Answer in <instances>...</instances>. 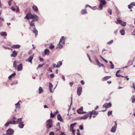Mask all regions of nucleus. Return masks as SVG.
Wrapping results in <instances>:
<instances>
[{"instance_id":"63","label":"nucleus","mask_w":135,"mask_h":135,"mask_svg":"<svg viewBox=\"0 0 135 135\" xmlns=\"http://www.w3.org/2000/svg\"><path fill=\"white\" fill-rule=\"evenodd\" d=\"M11 9L12 10V11H15V8H14L13 7H11Z\"/></svg>"},{"instance_id":"9","label":"nucleus","mask_w":135,"mask_h":135,"mask_svg":"<svg viewBox=\"0 0 135 135\" xmlns=\"http://www.w3.org/2000/svg\"><path fill=\"white\" fill-rule=\"evenodd\" d=\"M32 16H33V15L31 14L30 13H27L24 17V18L26 20H29L31 18L32 19Z\"/></svg>"},{"instance_id":"19","label":"nucleus","mask_w":135,"mask_h":135,"mask_svg":"<svg viewBox=\"0 0 135 135\" xmlns=\"http://www.w3.org/2000/svg\"><path fill=\"white\" fill-rule=\"evenodd\" d=\"M91 113H92V114L93 115V118H95V115H97L98 114L97 112L94 111L91 112Z\"/></svg>"},{"instance_id":"62","label":"nucleus","mask_w":135,"mask_h":135,"mask_svg":"<svg viewBox=\"0 0 135 135\" xmlns=\"http://www.w3.org/2000/svg\"><path fill=\"white\" fill-rule=\"evenodd\" d=\"M73 84V82H71L69 83V84L71 86Z\"/></svg>"},{"instance_id":"25","label":"nucleus","mask_w":135,"mask_h":135,"mask_svg":"<svg viewBox=\"0 0 135 135\" xmlns=\"http://www.w3.org/2000/svg\"><path fill=\"white\" fill-rule=\"evenodd\" d=\"M21 102V101H19L17 103H16L15 105L16 106V108H20V102Z\"/></svg>"},{"instance_id":"5","label":"nucleus","mask_w":135,"mask_h":135,"mask_svg":"<svg viewBox=\"0 0 135 135\" xmlns=\"http://www.w3.org/2000/svg\"><path fill=\"white\" fill-rule=\"evenodd\" d=\"M99 0L100 2L99 5V7L100 8V10H102V9L103 6L106 4V2L105 1V0Z\"/></svg>"},{"instance_id":"15","label":"nucleus","mask_w":135,"mask_h":135,"mask_svg":"<svg viewBox=\"0 0 135 135\" xmlns=\"http://www.w3.org/2000/svg\"><path fill=\"white\" fill-rule=\"evenodd\" d=\"M17 70L18 71H21L22 70V64H20L17 66Z\"/></svg>"},{"instance_id":"24","label":"nucleus","mask_w":135,"mask_h":135,"mask_svg":"<svg viewBox=\"0 0 135 135\" xmlns=\"http://www.w3.org/2000/svg\"><path fill=\"white\" fill-rule=\"evenodd\" d=\"M18 124V127L22 129L23 128L24 125L23 124V122H21L20 123H19Z\"/></svg>"},{"instance_id":"58","label":"nucleus","mask_w":135,"mask_h":135,"mask_svg":"<svg viewBox=\"0 0 135 135\" xmlns=\"http://www.w3.org/2000/svg\"><path fill=\"white\" fill-rule=\"evenodd\" d=\"M50 76H51V78H54V75L53 74H50Z\"/></svg>"},{"instance_id":"39","label":"nucleus","mask_w":135,"mask_h":135,"mask_svg":"<svg viewBox=\"0 0 135 135\" xmlns=\"http://www.w3.org/2000/svg\"><path fill=\"white\" fill-rule=\"evenodd\" d=\"M87 12H86L85 10L82 9L81 11V13L82 15H84Z\"/></svg>"},{"instance_id":"17","label":"nucleus","mask_w":135,"mask_h":135,"mask_svg":"<svg viewBox=\"0 0 135 135\" xmlns=\"http://www.w3.org/2000/svg\"><path fill=\"white\" fill-rule=\"evenodd\" d=\"M57 118L58 120L62 122H64V121L62 119V118L61 117V115L60 114H58L57 115Z\"/></svg>"},{"instance_id":"10","label":"nucleus","mask_w":135,"mask_h":135,"mask_svg":"<svg viewBox=\"0 0 135 135\" xmlns=\"http://www.w3.org/2000/svg\"><path fill=\"white\" fill-rule=\"evenodd\" d=\"M82 88L81 86L78 87L77 90V95L79 96H80L82 92Z\"/></svg>"},{"instance_id":"2","label":"nucleus","mask_w":135,"mask_h":135,"mask_svg":"<svg viewBox=\"0 0 135 135\" xmlns=\"http://www.w3.org/2000/svg\"><path fill=\"white\" fill-rule=\"evenodd\" d=\"M65 40L64 37L62 36L59 41V43L58 45L57 48L59 49H61L63 45L65 44Z\"/></svg>"},{"instance_id":"34","label":"nucleus","mask_w":135,"mask_h":135,"mask_svg":"<svg viewBox=\"0 0 135 135\" xmlns=\"http://www.w3.org/2000/svg\"><path fill=\"white\" fill-rule=\"evenodd\" d=\"M57 66H59L58 68H59L62 65V61H60L58 62H57Z\"/></svg>"},{"instance_id":"57","label":"nucleus","mask_w":135,"mask_h":135,"mask_svg":"<svg viewBox=\"0 0 135 135\" xmlns=\"http://www.w3.org/2000/svg\"><path fill=\"white\" fill-rule=\"evenodd\" d=\"M43 64H39V65L38 67V68H40L41 67H42V66L43 65Z\"/></svg>"},{"instance_id":"16","label":"nucleus","mask_w":135,"mask_h":135,"mask_svg":"<svg viewBox=\"0 0 135 135\" xmlns=\"http://www.w3.org/2000/svg\"><path fill=\"white\" fill-rule=\"evenodd\" d=\"M53 85L51 83H49V89L50 90V91L51 93H53L54 91L52 90L53 88Z\"/></svg>"},{"instance_id":"11","label":"nucleus","mask_w":135,"mask_h":135,"mask_svg":"<svg viewBox=\"0 0 135 135\" xmlns=\"http://www.w3.org/2000/svg\"><path fill=\"white\" fill-rule=\"evenodd\" d=\"M120 70H118L117 71V72H116V73L115 74V75H116V76L117 77H123L126 78H127V80H128L129 79V78H128V77L126 76H122L120 74H118L120 72Z\"/></svg>"},{"instance_id":"38","label":"nucleus","mask_w":135,"mask_h":135,"mask_svg":"<svg viewBox=\"0 0 135 135\" xmlns=\"http://www.w3.org/2000/svg\"><path fill=\"white\" fill-rule=\"evenodd\" d=\"M132 103H134L135 102V96H133L132 97Z\"/></svg>"},{"instance_id":"3","label":"nucleus","mask_w":135,"mask_h":135,"mask_svg":"<svg viewBox=\"0 0 135 135\" xmlns=\"http://www.w3.org/2000/svg\"><path fill=\"white\" fill-rule=\"evenodd\" d=\"M52 119H50L46 121V128L47 129L51 128L52 127Z\"/></svg>"},{"instance_id":"60","label":"nucleus","mask_w":135,"mask_h":135,"mask_svg":"<svg viewBox=\"0 0 135 135\" xmlns=\"http://www.w3.org/2000/svg\"><path fill=\"white\" fill-rule=\"evenodd\" d=\"M81 83L83 85H84L85 84V83L83 80H81Z\"/></svg>"},{"instance_id":"35","label":"nucleus","mask_w":135,"mask_h":135,"mask_svg":"<svg viewBox=\"0 0 135 135\" xmlns=\"http://www.w3.org/2000/svg\"><path fill=\"white\" fill-rule=\"evenodd\" d=\"M76 124V123H75L73 124H71L70 125V129H73L74 127Z\"/></svg>"},{"instance_id":"27","label":"nucleus","mask_w":135,"mask_h":135,"mask_svg":"<svg viewBox=\"0 0 135 135\" xmlns=\"http://www.w3.org/2000/svg\"><path fill=\"white\" fill-rule=\"evenodd\" d=\"M18 63L17 61H15L13 63V67L15 69L17 68V65Z\"/></svg>"},{"instance_id":"44","label":"nucleus","mask_w":135,"mask_h":135,"mask_svg":"<svg viewBox=\"0 0 135 135\" xmlns=\"http://www.w3.org/2000/svg\"><path fill=\"white\" fill-rule=\"evenodd\" d=\"M55 115L54 114V113L53 114L52 113V112H51V113H50L51 117L52 118H54L55 117Z\"/></svg>"},{"instance_id":"28","label":"nucleus","mask_w":135,"mask_h":135,"mask_svg":"<svg viewBox=\"0 0 135 135\" xmlns=\"http://www.w3.org/2000/svg\"><path fill=\"white\" fill-rule=\"evenodd\" d=\"M111 76H106L103 78L102 79V80L103 81H105L107 80V79L110 78Z\"/></svg>"},{"instance_id":"59","label":"nucleus","mask_w":135,"mask_h":135,"mask_svg":"<svg viewBox=\"0 0 135 135\" xmlns=\"http://www.w3.org/2000/svg\"><path fill=\"white\" fill-rule=\"evenodd\" d=\"M78 132L77 133V134L78 135H81L80 133L79 132V129H78L77 130Z\"/></svg>"},{"instance_id":"31","label":"nucleus","mask_w":135,"mask_h":135,"mask_svg":"<svg viewBox=\"0 0 135 135\" xmlns=\"http://www.w3.org/2000/svg\"><path fill=\"white\" fill-rule=\"evenodd\" d=\"M120 33L122 35H124L125 34V30L124 29H122L120 31Z\"/></svg>"},{"instance_id":"48","label":"nucleus","mask_w":135,"mask_h":135,"mask_svg":"<svg viewBox=\"0 0 135 135\" xmlns=\"http://www.w3.org/2000/svg\"><path fill=\"white\" fill-rule=\"evenodd\" d=\"M112 111H109L108 113V116L110 115L111 114H112Z\"/></svg>"},{"instance_id":"47","label":"nucleus","mask_w":135,"mask_h":135,"mask_svg":"<svg viewBox=\"0 0 135 135\" xmlns=\"http://www.w3.org/2000/svg\"><path fill=\"white\" fill-rule=\"evenodd\" d=\"M34 54H33L30 56L27 59H32L33 58Z\"/></svg>"},{"instance_id":"55","label":"nucleus","mask_w":135,"mask_h":135,"mask_svg":"<svg viewBox=\"0 0 135 135\" xmlns=\"http://www.w3.org/2000/svg\"><path fill=\"white\" fill-rule=\"evenodd\" d=\"M110 66H111V68L112 69H113L114 68V65L113 64H111Z\"/></svg>"},{"instance_id":"49","label":"nucleus","mask_w":135,"mask_h":135,"mask_svg":"<svg viewBox=\"0 0 135 135\" xmlns=\"http://www.w3.org/2000/svg\"><path fill=\"white\" fill-rule=\"evenodd\" d=\"M113 42V40H111L110 41L108 42L107 43V44H112Z\"/></svg>"},{"instance_id":"8","label":"nucleus","mask_w":135,"mask_h":135,"mask_svg":"<svg viewBox=\"0 0 135 135\" xmlns=\"http://www.w3.org/2000/svg\"><path fill=\"white\" fill-rule=\"evenodd\" d=\"M117 127V124L116 122H115V124L114 126L112 128L110 131L113 133H115L116 131Z\"/></svg>"},{"instance_id":"13","label":"nucleus","mask_w":135,"mask_h":135,"mask_svg":"<svg viewBox=\"0 0 135 135\" xmlns=\"http://www.w3.org/2000/svg\"><path fill=\"white\" fill-rule=\"evenodd\" d=\"M32 16V19L34 20V21H37L38 20L39 17L36 15L33 14Z\"/></svg>"},{"instance_id":"7","label":"nucleus","mask_w":135,"mask_h":135,"mask_svg":"<svg viewBox=\"0 0 135 135\" xmlns=\"http://www.w3.org/2000/svg\"><path fill=\"white\" fill-rule=\"evenodd\" d=\"M14 130L11 129L9 128L6 131V135H12L14 133Z\"/></svg>"},{"instance_id":"4","label":"nucleus","mask_w":135,"mask_h":135,"mask_svg":"<svg viewBox=\"0 0 135 135\" xmlns=\"http://www.w3.org/2000/svg\"><path fill=\"white\" fill-rule=\"evenodd\" d=\"M115 22L117 24L119 23L123 26H125L126 24L125 22H123L120 20V18L119 17H117V21H115Z\"/></svg>"},{"instance_id":"64","label":"nucleus","mask_w":135,"mask_h":135,"mask_svg":"<svg viewBox=\"0 0 135 135\" xmlns=\"http://www.w3.org/2000/svg\"><path fill=\"white\" fill-rule=\"evenodd\" d=\"M132 34L133 35H135V30L132 33Z\"/></svg>"},{"instance_id":"18","label":"nucleus","mask_w":135,"mask_h":135,"mask_svg":"<svg viewBox=\"0 0 135 135\" xmlns=\"http://www.w3.org/2000/svg\"><path fill=\"white\" fill-rule=\"evenodd\" d=\"M135 6V2H133L131 3L128 6V8L129 9H131L133 7V6Z\"/></svg>"},{"instance_id":"42","label":"nucleus","mask_w":135,"mask_h":135,"mask_svg":"<svg viewBox=\"0 0 135 135\" xmlns=\"http://www.w3.org/2000/svg\"><path fill=\"white\" fill-rule=\"evenodd\" d=\"M108 12L110 15H111L112 14V10L110 9H108Z\"/></svg>"},{"instance_id":"40","label":"nucleus","mask_w":135,"mask_h":135,"mask_svg":"<svg viewBox=\"0 0 135 135\" xmlns=\"http://www.w3.org/2000/svg\"><path fill=\"white\" fill-rule=\"evenodd\" d=\"M18 83V81L17 80L13 82L11 84L12 85H13L16 84Z\"/></svg>"},{"instance_id":"12","label":"nucleus","mask_w":135,"mask_h":135,"mask_svg":"<svg viewBox=\"0 0 135 135\" xmlns=\"http://www.w3.org/2000/svg\"><path fill=\"white\" fill-rule=\"evenodd\" d=\"M112 106V104L110 103H105L103 106V108H108Z\"/></svg>"},{"instance_id":"54","label":"nucleus","mask_w":135,"mask_h":135,"mask_svg":"<svg viewBox=\"0 0 135 135\" xmlns=\"http://www.w3.org/2000/svg\"><path fill=\"white\" fill-rule=\"evenodd\" d=\"M59 113L58 111V110H57L56 112H55L54 113V114L55 115L57 114H58Z\"/></svg>"},{"instance_id":"56","label":"nucleus","mask_w":135,"mask_h":135,"mask_svg":"<svg viewBox=\"0 0 135 135\" xmlns=\"http://www.w3.org/2000/svg\"><path fill=\"white\" fill-rule=\"evenodd\" d=\"M12 0H10L9 1L8 3V4L9 6H11V2L12 1Z\"/></svg>"},{"instance_id":"21","label":"nucleus","mask_w":135,"mask_h":135,"mask_svg":"<svg viewBox=\"0 0 135 135\" xmlns=\"http://www.w3.org/2000/svg\"><path fill=\"white\" fill-rule=\"evenodd\" d=\"M129 60L128 61V64H129V65H132L134 64H135V61L134 60Z\"/></svg>"},{"instance_id":"61","label":"nucleus","mask_w":135,"mask_h":135,"mask_svg":"<svg viewBox=\"0 0 135 135\" xmlns=\"http://www.w3.org/2000/svg\"><path fill=\"white\" fill-rule=\"evenodd\" d=\"M60 135H66L63 132H61V134H60Z\"/></svg>"},{"instance_id":"30","label":"nucleus","mask_w":135,"mask_h":135,"mask_svg":"<svg viewBox=\"0 0 135 135\" xmlns=\"http://www.w3.org/2000/svg\"><path fill=\"white\" fill-rule=\"evenodd\" d=\"M39 93V94L42 93L43 92V90L41 86H40L38 89Z\"/></svg>"},{"instance_id":"53","label":"nucleus","mask_w":135,"mask_h":135,"mask_svg":"<svg viewBox=\"0 0 135 135\" xmlns=\"http://www.w3.org/2000/svg\"><path fill=\"white\" fill-rule=\"evenodd\" d=\"M79 128L80 130H82L83 129V127L82 126L80 125L79 126Z\"/></svg>"},{"instance_id":"50","label":"nucleus","mask_w":135,"mask_h":135,"mask_svg":"<svg viewBox=\"0 0 135 135\" xmlns=\"http://www.w3.org/2000/svg\"><path fill=\"white\" fill-rule=\"evenodd\" d=\"M32 60H26V61H28L29 62H30L31 64H32Z\"/></svg>"},{"instance_id":"37","label":"nucleus","mask_w":135,"mask_h":135,"mask_svg":"<svg viewBox=\"0 0 135 135\" xmlns=\"http://www.w3.org/2000/svg\"><path fill=\"white\" fill-rule=\"evenodd\" d=\"M9 122L10 124H16V121H15V120H13V121H10Z\"/></svg>"},{"instance_id":"43","label":"nucleus","mask_w":135,"mask_h":135,"mask_svg":"<svg viewBox=\"0 0 135 135\" xmlns=\"http://www.w3.org/2000/svg\"><path fill=\"white\" fill-rule=\"evenodd\" d=\"M70 132H72V133H74V132H75L76 131V129H70Z\"/></svg>"},{"instance_id":"1","label":"nucleus","mask_w":135,"mask_h":135,"mask_svg":"<svg viewBox=\"0 0 135 135\" xmlns=\"http://www.w3.org/2000/svg\"><path fill=\"white\" fill-rule=\"evenodd\" d=\"M29 29L35 34L36 36L37 35L38 31L36 29L34 20H33L30 22Z\"/></svg>"},{"instance_id":"51","label":"nucleus","mask_w":135,"mask_h":135,"mask_svg":"<svg viewBox=\"0 0 135 135\" xmlns=\"http://www.w3.org/2000/svg\"><path fill=\"white\" fill-rule=\"evenodd\" d=\"M55 134L53 132H50L49 134V135H54Z\"/></svg>"},{"instance_id":"23","label":"nucleus","mask_w":135,"mask_h":135,"mask_svg":"<svg viewBox=\"0 0 135 135\" xmlns=\"http://www.w3.org/2000/svg\"><path fill=\"white\" fill-rule=\"evenodd\" d=\"M17 55L16 52L15 50L13 51L12 53L11 54V57H15L17 56Z\"/></svg>"},{"instance_id":"46","label":"nucleus","mask_w":135,"mask_h":135,"mask_svg":"<svg viewBox=\"0 0 135 135\" xmlns=\"http://www.w3.org/2000/svg\"><path fill=\"white\" fill-rule=\"evenodd\" d=\"M9 122H8L4 125V126L5 127H7L9 126Z\"/></svg>"},{"instance_id":"45","label":"nucleus","mask_w":135,"mask_h":135,"mask_svg":"<svg viewBox=\"0 0 135 135\" xmlns=\"http://www.w3.org/2000/svg\"><path fill=\"white\" fill-rule=\"evenodd\" d=\"M53 66L54 68H58V67H59V66H57V65H56L55 64H53Z\"/></svg>"},{"instance_id":"33","label":"nucleus","mask_w":135,"mask_h":135,"mask_svg":"<svg viewBox=\"0 0 135 135\" xmlns=\"http://www.w3.org/2000/svg\"><path fill=\"white\" fill-rule=\"evenodd\" d=\"M22 119L21 118H18L17 119V121H16V124L18 123H20L21 122H22Z\"/></svg>"},{"instance_id":"41","label":"nucleus","mask_w":135,"mask_h":135,"mask_svg":"<svg viewBox=\"0 0 135 135\" xmlns=\"http://www.w3.org/2000/svg\"><path fill=\"white\" fill-rule=\"evenodd\" d=\"M49 47L50 49H52L54 47V46L53 45L51 44L50 45Z\"/></svg>"},{"instance_id":"20","label":"nucleus","mask_w":135,"mask_h":135,"mask_svg":"<svg viewBox=\"0 0 135 135\" xmlns=\"http://www.w3.org/2000/svg\"><path fill=\"white\" fill-rule=\"evenodd\" d=\"M21 47L20 45H14L12 46L11 47L13 49H18Z\"/></svg>"},{"instance_id":"32","label":"nucleus","mask_w":135,"mask_h":135,"mask_svg":"<svg viewBox=\"0 0 135 135\" xmlns=\"http://www.w3.org/2000/svg\"><path fill=\"white\" fill-rule=\"evenodd\" d=\"M16 75V74L15 73H14L12 74L11 75H10L8 77V78L10 80L12 77L13 76H15Z\"/></svg>"},{"instance_id":"26","label":"nucleus","mask_w":135,"mask_h":135,"mask_svg":"<svg viewBox=\"0 0 135 135\" xmlns=\"http://www.w3.org/2000/svg\"><path fill=\"white\" fill-rule=\"evenodd\" d=\"M83 110V107H81L77 110V112L79 114H81V113Z\"/></svg>"},{"instance_id":"36","label":"nucleus","mask_w":135,"mask_h":135,"mask_svg":"<svg viewBox=\"0 0 135 135\" xmlns=\"http://www.w3.org/2000/svg\"><path fill=\"white\" fill-rule=\"evenodd\" d=\"M1 35L2 36H7V33L6 32H2L1 33Z\"/></svg>"},{"instance_id":"6","label":"nucleus","mask_w":135,"mask_h":135,"mask_svg":"<svg viewBox=\"0 0 135 135\" xmlns=\"http://www.w3.org/2000/svg\"><path fill=\"white\" fill-rule=\"evenodd\" d=\"M89 60L90 62H92V60ZM94 60V64H95L97 65L99 67H100L101 66L103 67L104 65L100 63L99 62V61L98 60Z\"/></svg>"},{"instance_id":"52","label":"nucleus","mask_w":135,"mask_h":135,"mask_svg":"<svg viewBox=\"0 0 135 135\" xmlns=\"http://www.w3.org/2000/svg\"><path fill=\"white\" fill-rule=\"evenodd\" d=\"M89 114V118H91L92 116V115H93L92 113H91V112H90Z\"/></svg>"},{"instance_id":"29","label":"nucleus","mask_w":135,"mask_h":135,"mask_svg":"<svg viewBox=\"0 0 135 135\" xmlns=\"http://www.w3.org/2000/svg\"><path fill=\"white\" fill-rule=\"evenodd\" d=\"M32 8L33 10H35L36 12H37L38 11V9L37 7L35 5H33L32 6Z\"/></svg>"},{"instance_id":"22","label":"nucleus","mask_w":135,"mask_h":135,"mask_svg":"<svg viewBox=\"0 0 135 135\" xmlns=\"http://www.w3.org/2000/svg\"><path fill=\"white\" fill-rule=\"evenodd\" d=\"M44 53L45 55H48L50 54V51L48 49H46L44 50Z\"/></svg>"},{"instance_id":"14","label":"nucleus","mask_w":135,"mask_h":135,"mask_svg":"<svg viewBox=\"0 0 135 135\" xmlns=\"http://www.w3.org/2000/svg\"><path fill=\"white\" fill-rule=\"evenodd\" d=\"M89 116V114L88 113L86 114L84 116L81 117H80V119H87Z\"/></svg>"}]
</instances>
